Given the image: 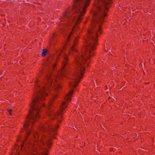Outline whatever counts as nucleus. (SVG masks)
Wrapping results in <instances>:
<instances>
[{
  "label": "nucleus",
  "mask_w": 155,
  "mask_h": 155,
  "mask_svg": "<svg viewBox=\"0 0 155 155\" xmlns=\"http://www.w3.org/2000/svg\"><path fill=\"white\" fill-rule=\"evenodd\" d=\"M91 0H74L72 9L76 12L74 15H72V12L67 10L64 13L62 18L63 21L65 20L74 24L78 25L81 22L82 16L85 14L86 8L89 5ZM111 0H97L95 4V11L94 12L92 28H101L104 18L107 15L106 13L110 7Z\"/></svg>",
  "instance_id": "f257e3e1"
},
{
  "label": "nucleus",
  "mask_w": 155,
  "mask_h": 155,
  "mask_svg": "<svg viewBox=\"0 0 155 155\" xmlns=\"http://www.w3.org/2000/svg\"><path fill=\"white\" fill-rule=\"evenodd\" d=\"M97 39H85V48L82 52L77 57H75L77 67L74 73L72 75V78L69 85L71 88L70 91L65 98L66 101H70V97L73 93V89L74 87L82 77L84 66L82 64L87 65L88 61L87 59L92 56L95 46L96 45Z\"/></svg>",
  "instance_id": "f03ea898"
},
{
  "label": "nucleus",
  "mask_w": 155,
  "mask_h": 155,
  "mask_svg": "<svg viewBox=\"0 0 155 155\" xmlns=\"http://www.w3.org/2000/svg\"><path fill=\"white\" fill-rule=\"evenodd\" d=\"M55 76H49L47 78L48 83L45 85V87H41L39 85L36 84V87L37 89L36 93H35L33 97L32 98V102L30 106L29 114L27 117V120L24 125V128L26 130L27 135L30 133V127L29 125H32L35 119L39 116V112L40 109L43 104V101L45 99L47 93L45 91L46 88H48L52 84V79H54V81H57Z\"/></svg>",
  "instance_id": "7ed1b4c3"
},
{
  "label": "nucleus",
  "mask_w": 155,
  "mask_h": 155,
  "mask_svg": "<svg viewBox=\"0 0 155 155\" xmlns=\"http://www.w3.org/2000/svg\"><path fill=\"white\" fill-rule=\"evenodd\" d=\"M58 125H56L54 127H51L49 123H48L46 124V126L42 127H41V131L42 132L44 131L45 132H47L49 134L50 136L52 135L53 133L55 134V131L58 127Z\"/></svg>",
  "instance_id": "20e7f679"
},
{
  "label": "nucleus",
  "mask_w": 155,
  "mask_h": 155,
  "mask_svg": "<svg viewBox=\"0 0 155 155\" xmlns=\"http://www.w3.org/2000/svg\"><path fill=\"white\" fill-rule=\"evenodd\" d=\"M67 106L65 104V102H63L62 103L60 111L57 112L56 113L52 112L49 114V116L51 119H52L54 117L57 118L59 119L60 117H61V114L63 112L64 109L65 107H66Z\"/></svg>",
  "instance_id": "39448f33"
},
{
  "label": "nucleus",
  "mask_w": 155,
  "mask_h": 155,
  "mask_svg": "<svg viewBox=\"0 0 155 155\" xmlns=\"http://www.w3.org/2000/svg\"><path fill=\"white\" fill-rule=\"evenodd\" d=\"M41 141L43 146L45 145L48 147H49L52 144V143L50 140L49 137H45L44 136L43 138L42 137Z\"/></svg>",
  "instance_id": "423d86ee"
},
{
  "label": "nucleus",
  "mask_w": 155,
  "mask_h": 155,
  "mask_svg": "<svg viewBox=\"0 0 155 155\" xmlns=\"http://www.w3.org/2000/svg\"><path fill=\"white\" fill-rule=\"evenodd\" d=\"M41 143V146L39 145V147H40L39 148L41 150L40 154H39V155H47V153L46 151L48 150V149L46 148L45 145L44 146H43L42 142Z\"/></svg>",
  "instance_id": "0eeeda50"
},
{
  "label": "nucleus",
  "mask_w": 155,
  "mask_h": 155,
  "mask_svg": "<svg viewBox=\"0 0 155 155\" xmlns=\"http://www.w3.org/2000/svg\"><path fill=\"white\" fill-rule=\"evenodd\" d=\"M41 143V146L39 145V147H40L39 148L41 150L40 154H39V155H47V153L46 151L48 150V149L46 148L45 145L44 146H43L42 142Z\"/></svg>",
  "instance_id": "6e6552de"
},
{
  "label": "nucleus",
  "mask_w": 155,
  "mask_h": 155,
  "mask_svg": "<svg viewBox=\"0 0 155 155\" xmlns=\"http://www.w3.org/2000/svg\"><path fill=\"white\" fill-rule=\"evenodd\" d=\"M77 40H75L74 41L73 43L74 45L72 46L70 50L69 51V52L70 54H71V52L72 51H74L75 52H77V50L76 49L75 47V45L77 44Z\"/></svg>",
  "instance_id": "1a4fd4ad"
},
{
  "label": "nucleus",
  "mask_w": 155,
  "mask_h": 155,
  "mask_svg": "<svg viewBox=\"0 0 155 155\" xmlns=\"http://www.w3.org/2000/svg\"><path fill=\"white\" fill-rule=\"evenodd\" d=\"M63 62L62 63V64L63 67H64L65 65H66L67 63L66 61L68 60L67 55L66 54L64 53V55L63 56Z\"/></svg>",
  "instance_id": "9d476101"
},
{
  "label": "nucleus",
  "mask_w": 155,
  "mask_h": 155,
  "mask_svg": "<svg viewBox=\"0 0 155 155\" xmlns=\"http://www.w3.org/2000/svg\"><path fill=\"white\" fill-rule=\"evenodd\" d=\"M63 52V50L60 49L56 51V52L57 54V59L58 60L60 58V55L61 54V52Z\"/></svg>",
  "instance_id": "9b49d317"
},
{
  "label": "nucleus",
  "mask_w": 155,
  "mask_h": 155,
  "mask_svg": "<svg viewBox=\"0 0 155 155\" xmlns=\"http://www.w3.org/2000/svg\"><path fill=\"white\" fill-rule=\"evenodd\" d=\"M33 135L35 139V140L36 142L37 141V137H38L39 134L38 132H35V133H33Z\"/></svg>",
  "instance_id": "f8f14e48"
},
{
  "label": "nucleus",
  "mask_w": 155,
  "mask_h": 155,
  "mask_svg": "<svg viewBox=\"0 0 155 155\" xmlns=\"http://www.w3.org/2000/svg\"><path fill=\"white\" fill-rule=\"evenodd\" d=\"M61 86L59 84H57L54 86V89L55 90H57L58 89L61 88Z\"/></svg>",
  "instance_id": "ddd939ff"
},
{
  "label": "nucleus",
  "mask_w": 155,
  "mask_h": 155,
  "mask_svg": "<svg viewBox=\"0 0 155 155\" xmlns=\"http://www.w3.org/2000/svg\"><path fill=\"white\" fill-rule=\"evenodd\" d=\"M47 50L45 49H44L43 50V51L41 54V56L42 57L44 56L46 54Z\"/></svg>",
  "instance_id": "4468645a"
},
{
  "label": "nucleus",
  "mask_w": 155,
  "mask_h": 155,
  "mask_svg": "<svg viewBox=\"0 0 155 155\" xmlns=\"http://www.w3.org/2000/svg\"><path fill=\"white\" fill-rule=\"evenodd\" d=\"M74 30H72L71 32L70 35H68V39H69L70 38L72 37V35L74 33Z\"/></svg>",
  "instance_id": "2eb2a0df"
},
{
  "label": "nucleus",
  "mask_w": 155,
  "mask_h": 155,
  "mask_svg": "<svg viewBox=\"0 0 155 155\" xmlns=\"http://www.w3.org/2000/svg\"><path fill=\"white\" fill-rule=\"evenodd\" d=\"M59 37L58 35H57L56 34L54 33L52 35V38H59Z\"/></svg>",
  "instance_id": "dca6fc26"
},
{
  "label": "nucleus",
  "mask_w": 155,
  "mask_h": 155,
  "mask_svg": "<svg viewBox=\"0 0 155 155\" xmlns=\"http://www.w3.org/2000/svg\"><path fill=\"white\" fill-rule=\"evenodd\" d=\"M8 111L9 112V114L10 115H12V114L11 113V112L12 111V110L11 109H8Z\"/></svg>",
  "instance_id": "f3484780"
},
{
  "label": "nucleus",
  "mask_w": 155,
  "mask_h": 155,
  "mask_svg": "<svg viewBox=\"0 0 155 155\" xmlns=\"http://www.w3.org/2000/svg\"><path fill=\"white\" fill-rule=\"evenodd\" d=\"M63 74H60V75L59 77H61V76H63Z\"/></svg>",
  "instance_id": "a211bd4d"
},
{
  "label": "nucleus",
  "mask_w": 155,
  "mask_h": 155,
  "mask_svg": "<svg viewBox=\"0 0 155 155\" xmlns=\"http://www.w3.org/2000/svg\"><path fill=\"white\" fill-rule=\"evenodd\" d=\"M56 97V95H54V97H53L54 98V97Z\"/></svg>",
  "instance_id": "6ab92c4d"
},
{
  "label": "nucleus",
  "mask_w": 155,
  "mask_h": 155,
  "mask_svg": "<svg viewBox=\"0 0 155 155\" xmlns=\"http://www.w3.org/2000/svg\"><path fill=\"white\" fill-rule=\"evenodd\" d=\"M48 62H51V61L50 60H48Z\"/></svg>",
  "instance_id": "aec40b11"
},
{
  "label": "nucleus",
  "mask_w": 155,
  "mask_h": 155,
  "mask_svg": "<svg viewBox=\"0 0 155 155\" xmlns=\"http://www.w3.org/2000/svg\"><path fill=\"white\" fill-rule=\"evenodd\" d=\"M69 39H67V41L68 42V41H69Z\"/></svg>",
  "instance_id": "412c9836"
},
{
  "label": "nucleus",
  "mask_w": 155,
  "mask_h": 155,
  "mask_svg": "<svg viewBox=\"0 0 155 155\" xmlns=\"http://www.w3.org/2000/svg\"><path fill=\"white\" fill-rule=\"evenodd\" d=\"M31 155H35V154H31Z\"/></svg>",
  "instance_id": "4be33fe9"
}]
</instances>
